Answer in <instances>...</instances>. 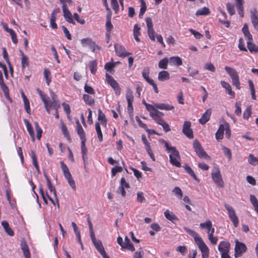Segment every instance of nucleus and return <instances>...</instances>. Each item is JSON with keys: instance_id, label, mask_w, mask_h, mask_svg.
<instances>
[{"instance_id": "obj_1", "label": "nucleus", "mask_w": 258, "mask_h": 258, "mask_svg": "<svg viewBox=\"0 0 258 258\" xmlns=\"http://www.w3.org/2000/svg\"><path fill=\"white\" fill-rule=\"evenodd\" d=\"M162 143L164 144L166 150L171 152V154L169 156L170 163L176 167H181V163L179 161L180 160V156L179 152L176 150V148L170 146L168 143L164 140H162Z\"/></svg>"}, {"instance_id": "obj_2", "label": "nucleus", "mask_w": 258, "mask_h": 258, "mask_svg": "<svg viewBox=\"0 0 258 258\" xmlns=\"http://www.w3.org/2000/svg\"><path fill=\"white\" fill-rule=\"evenodd\" d=\"M183 228L187 233L194 238L202 253H209V248L196 232L186 227H184Z\"/></svg>"}, {"instance_id": "obj_3", "label": "nucleus", "mask_w": 258, "mask_h": 258, "mask_svg": "<svg viewBox=\"0 0 258 258\" xmlns=\"http://www.w3.org/2000/svg\"><path fill=\"white\" fill-rule=\"evenodd\" d=\"M224 69L232 79L233 85L235 86L238 89H239L240 82L236 71L234 69L227 66L225 67Z\"/></svg>"}, {"instance_id": "obj_4", "label": "nucleus", "mask_w": 258, "mask_h": 258, "mask_svg": "<svg viewBox=\"0 0 258 258\" xmlns=\"http://www.w3.org/2000/svg\"><path fill=\"white\" fill-rule=\"evenodd\" d=\"M193 148L199 158L205 159L210 158L206 152L204 150L199 141L197 139L194 141Z\"/></svg>"}, {"instance_id": "obj_5", "label": "nucleus", "mask_w": 258, "mask_h": 258, "mask_svg": "<svg viewBox=\"0 0 258 258\" xmlns=\"http://www.w3.org/2000/svg\"><path fill=\"white\" fill-rule=\"evenodd\" d=\"M246 249L247 247L244 243L236 240L235 247V257L241 256L242 254L246 251Z\"/></svg>"}, {"instance_id": "obj_6", "label": "nucleus", "mask_w": 258, "mask_h": 258, "mask_svg": "<svg viewBox=\"0 0 258 258\" xmlns=\"http://www.w3.org/2000/svg\"><path fill=\"white\" fill-rule=\"evenodd\" d=\"M212 177L216 185L220 187L224 186V181L222 178L220 171L217 169L215 172L212 173Z\"/></svg>"}, {"instance_id": "obj_7", "label": "nucleus", "mask_w": 258, "mask_h": 258, "mask_svg": "<svg viewBox=\"0 0 258 258\" xmlns=\"http://www.w3.org/2000/svg\"><path fill=\"white\" fill-rule=\"evenodd\" d=\"M90 237L94 245L95 246L97 250L98 251V252L100 253V254L101 255L102 253L106 252L102 242L101 241V240H97L96 238L95 234H91L90 235Z\"/></svg>"}, {"instance_id": "obj_8", "label": "nucleus", "mask_w": 258, "mask_h": 258, "mask_svg": "<svg viewBox=\"0 0 258 258\" xmlns=\"http://www.w3.org/2000/svg\"><path fill=\"white\" fill-rule=\"evenodd\" d=\"M146 22L148 28V34L149 38L153 41L155 40V32L153 29L152 20L150 17L146 19Z\"/></svg>"}, {"instance_id": "obj_9", "label": "nucleus", "mask_w": 258, "mask_h": 258, "mask_svg": "<svg viewBox=\"0 0 258 258\" xmlns=\"http://www.w3.org/2000/svg\"><path fill=\"white\" fill-rule=\"evenodd\" d=\"M190 126L191 122L189 121H185L183 125L182 132L188 138L193 139L194 137L193 132Z\"/></svg>"}, {"instance_id": "obj_10", "label": "nucleus", "mask_w": 258, "mask_h": 258, "mask_svg": "<svg viewBox=\"0 0 258 258\" xmlns=\"http://www.w3.org/2000/svg\"><path fill=\"white\" fill-rule=\"evenodd\" d=\"M63 16L65 20L69 23L75 24V22L73 19L72 15L69 10L67 8L66 5L62 6Z\"/></svg>"}, {"instance_id": "obj_11", "label": "nucleus", "mask_w": 258, "mask_h": 258, "mask_svg": "<svg viewBox=\"0 0 258 258\" xmlns=\"http://www.w3.org/2000/svg\"><path fill=\"white\" fill-rule=\"evenodd\" d=\"M114 48L117 55L119 56L124 57L131 54V53L126 52L125 49L121 45L115 44Z\"/></svg>"}, {"instance_id": "obj_12", "label": "nucleus", "mask_w": 258, "mask_h": 258, "mask_svg": "<svg viewBox=\"0 0 258 258\" xmlns=\"http://www.w3.org/2000/svg\"><path fill=\"white\" fill-rule=\"evenodd\" d=\"M20 246L25 258H31L30 253L28 246L25 240L23 239L21 241Z\"/></svg>"}, {"instance_id": "obj_13", "label": "nucleus", "mask_w": 258, "mask_h": 258, "mask_svg": "<svg viewBox=\"0 0 258 258\" xmlns=\"http://www.w3.org/2000/svg\"><path fill=\"white\" fill-rule=\"evenodd\" d=\"M228 216L229 219L233 223V225L235 227H237L239 224V220L238 217L237 216L235 211H228Z\"/></svg>"}, {"instance_id": "obj_14", "label": "nucleus", "mask_w": 258, "mask_h": 258, "mask_svg": "<svg viewBox=\"0 0 258 258\" xmlns=\"http://www.w3.org/2000/svg\"><path fill=\"white\" fill-rule=\"evenodd\" d=\"M211 113V109H208V110H207V111L203 114L201 118H200V123L202 124H205L210 119Z\"/></svg>"}, {"instance_id": "obj_15", "label": "nucleus", "mask_w": 258, "mask_h": 258, "mask_svg": "<svg viewBox=\"0 0 258 258\" xmlns=\"http://www.w3.org/2000/svg\"><path fill=\"white\" fill-rule=\"evenodd\" d=\"M230 248V243L227 241L221 242L218 246V250L222 253L224 252H229Z\"/></svg>"}, {"instance_id": "obj_16", "label": "nucleus", "mask_w": 258, "mask_h": 258, "mask_svg": "<svg viewBox=\"0 0 258 258\" xmlns=\"http://www.w3.org/2000/svg\"><path fill=\"white\" fill-rule=\"evenodd\" d=\"M251 15V21L254 27L258 30V17L256 15L257 11L256 9L250 11Z\"/></svg>"}, {"instance_id": "obj_17", "label": "nucleus", "mask_w": 258, "mask_h": 258, "mask_svg": "<svg viewBox=\"0 0 258 258\" xmlns=\"http://www.w3.org/2000/svg\"><path fill=\"white\" fill-rule=\"evenodd\" d=\"M164 215L168 220H170L172 223H175V221H178L177 216L171 211H165Z\"/></svg>"}, {"instance_id": "obj_18", "label": "nucleus", "mask_w": 258, "mask_h": 258, "mask_svg": "<svg viewBox=\"0 0 258 258\" xmlns=\"http://www.w3.org/2000/svg\"><path fill=\"white\" fill-rule=\"evenodd\" d=\"M2 225L3 226L5 231L10 236L14 235V232L12 229L10 227L8 222L6 221H3L2 222Z\"/></svg>"}, {"instance_id": "obj_19", "label": "nucleus", "mask_w": 258, "mask_h": 258, "mask_svg": "<svg viewBox=\"0 0 258 258\" xmlns=\"http://www.w3.org/2000/svg\"><path fill=\"white\" fill-rule=\"evenodd\" d=\"M105 76L108 84H109L113 89L119 86L118 83L108 74L106 73Z\"/></svg>"}, {"instance_id": "obj_20", "label": "nucleus", "mask_w": 258, "mask_h": 258, "mask_svg": "<svg viewBox=\"0 0 258 258\" xmlns=\"http://www.w3.org/2000/svg\"><path fill=\"white\" fill-rule=\"evenodd\" d=\"M169 63L171 65L179 66L182 64V61L179 56H172L169 58Z\"/></svg>"}, {"instance_id": "obj_21", "label": "nucleus", "mask_w": 258, "mask_h": 258, "mask_svg": "<svg viewBox=\"0 0 258 258\" xmlns=\"http://www.w3.org/2000/svg\"><path fill=\"white\" fill-rule=\"evenodd\" d=\"M221 84L222 86L226 90L227 93L230 95L232 96V97L233 98L234 97L235 93L232 90V88L230 85L228 83H227L226 82H225L224 81H222L221 82Z\"/></svg>"}, {"instance_id": "obj_22", "label": "nucleus", "mask_w": 258, "mask_h": 258, "mask_svg": "<svg viewBox=\"0 0 258 258\" xmlns=\"http://www.w3.org/2000/svg\"><path fill=\"white\" fill-rule=\"evenodd\" d=\"M242 31L244 35V37L247 39L248 41L252 40V36L248 30V25L247 24H244Z\"/></svg>"}, {"instance_id": "obj_23", "label": "nucleus", "mask_w": 258, "mask_h": 258, "mask_svg": "<svg viewBox=\"0 0 258 258\" xmlns=\"http://www.w3.org/2000/svg\"><path fill=\"white\" fill-rule=\"evenodd\" d=\"M155 107L156 108L165 110H172L174 109L173 106L165 103L156 104Z\"/></svg>"}, {"instance_id": "obj_24", "label": "nucleus", "mask_w": 258, "mask_h": 258, "mask_svg": "<svg viewBox=\"0 0 258 258\" xmlns=\"http://www.w3.org/2000/svg\"><path fill=\"white\" fill-rule=\"evenodd\" d=\"M224 130V124H220L215 135L216 139L218 141H220L223 139Z\"/></svg>"}, {"instance_id": "obj_25", "label": "nucleus", "mask_w": 258, "mask_h": 258, "mask_svg": "<svg viewBox=\"0 0 258 258\" xmlns=\"http://www.w3.org/2000/svg\"><path fill=\"white\" fill-rule=\"evenodd\" d=\"M170 78L169 73L166 71H162L159 73L158 79L160 81H164Z\"/></svg>"}, {"instance_id": "obj_26", "label": "nucleus", "mask_w": 258, "mask_h": 258, "mask_svg": "<svg viewBox=\"0 0 258 258\" xmlns=\"http://www.w3.org/2000/svg\"><path fill=\"white\" fill-rule=\"evenodd\" d=\"M183 168L185 169L186 172L188 173L192 178L195 180L198 181V182L200 181L199 179L197 178L196 174L195 173L194 171L192 170V169L191 168V167L188 166L187 164L184 165L183 166Z\"/></svg>"}, {"instance_id": "obj_27", "label": "nucleus", "mask_w": 258, "mask_h": 258, "mask_svg": "<svg viewBox=\"0 0 258 258\" xmlns=\"http://www.w3.org/2000/svg\"><path fill=\"white\" fill-rule=\"evenodd\" d=\"M210 14V9L206 7H204L203 8L199 9L196 13V16H207Z\"/></svg>"}, {"instance_id": "obj_28", "label": "nucleus", "mask_w": 258, "mask_h": 258, "mask_svg": "<svg viewBox=\"0 0 258 258\" xmlns=\"http://www.w3.org/2000/svg\"><path fill=\"white\" fill-rule=\"evenodd\" d=\"M61 127L62 133L64 135V137L66 138L70 142H71L72 139L70 137L69 132L68 130L67 127L63 122L61 123Z\"/></svg>"}, {"instance_id": "obj_29", "label": "nucleus", "mask_w": 258, "mask_h": 258, "mask_svg": "<svg viewBox=\"0 0 258 258\" xmlns=\"http://www.w3.org/2000/svg\"><path fill=\"white\" fill-rule=\"evenodd\" d=\"M150 70L148 67L145 68L142 72V76L146 80V81L149 84L150 81L153 80L149 77Z\"/></svg>"}, {"instance_id": "obj_30", "label": "nucleus", "mask_w": 258, "mask_h": 258, "mask_svg": "<svg viewBox=\"0 0 258 258\" xmlns=\"http://www.w3.org/2000/svg\"><path fill=\"white\" fill-rule=\"evenodd\" d=\"M251 41H247V46L250 52L258 53V46L252 43Z\"/></svg>"}, {"instance_id": "obj_31", "label": "nucleus", "mask_w": 258, "mask_h": 258, "mask_svg": "<svg viewBox=\"0 0 258 258\" xmlns=\"http://www.w3.org/2000/svg\"><path fill=\"white\" fill-rule=\"evenodd\" d=\"M89 67L92 74H95L97 68V63L96 60L91 61L89 63Z\"/></svg>"}, {"instance_id": "obj_32", "label": "nucleus", "mask_w": 258, "mask_h": 258, "mask_svg": "<svg viewBox=\"0 0 258 258\" xmlns=\"http://www.w3.org/2000/svg\"><path fill=\"white\" fill-rule=\"evenodd\" d=\"M95 130L97 132L98 140L100 142L103 140V135L101 132L100 123L99 122L95 123Z\"/></svg>"}, {"instance_id": "obj_33", "label": "nucleus", "mask_w": 258, "mask_h": 258, "mask_svg": "<svg viewBox=\"0 0 258 258\" xmlns=\"http://www.w3.org/2000/svg\"><path fill=\"white\" fill-rule=\"evenodd\" d=\"M169 59L167 57H164L160 60L158 63L159 68L162 69H166L167 68Z\"/></svg>"}, {"instance_id": "obj_34", "label": "nucleus", "mask_w": 258, "mask_h": 258, "mask_svg": "<svg viewBox=\"0 0 258 258\" xmlns=\"http://www.w3.org/2000/svg\"><path fill=\"white\" fill-rule=\"evenodd\" d=\"M140 29L141 28L138 26L137 24L135 25L134 27V37L135 39L138 42L140 41L138 37V36L140 35Z\"/></svg>"}, {"instance_id": "obj_35", "label": "nucleus", "mask_w": 258, "mask_h": 258, "mask_svg": "<svg viewBox=\"0 0 258 258\" xmlns=\"http://www.w3.org/2000/svg\"><path fill=\"white\" fill-rule=\"evenodd\" d=\"M76 131L81 141H86V135L83 127L76 128Z\"/></svg>"}, {"instance_id": "obj_36", "label": "nucleus", "mask_w": 258, "mask_h": 258, "mask_svg": "<svg viewBox=\"0 0 258 258\" xmlns=\"http://www.w3.org/2000/svg\"><path fill=\"white\" fill-rule=\"evenodd\" d=\"M83 99L85 103L89 105H93L94 104V100L91 96L87 94L83 95Z\"/></svg>"}, {"instance_id": "obj_37", "label": "nucleus", "mask_w": 258, "mask_h": 258, "mask_svg": "<svg viewBox=\"0 0 258 258\" xmlns=\"http://www.w3.org/2000/svg\"><path fill=\"white\" fill-rule=\"evenodd\" d=\"M111 62H108L105 64L104 69L108 72L112 73L114 70L113 69L115 67V63L113 62V58L111 59Z\"/></svg>"}, {"instance_id": "obj_38", "label": "nucleus", "mask_w": 258, "mask_h": 258, "mask_svg": "<svg viewBox=\"0 0 258 258\" xmlns=\"http://www.w3.org/2000/svg\"><path fill=\"white\" fill-rule=\"evenodd\" d=\"M147 10V6L146 3L144 1H142V4H141V9L139 14V17L142 18L143 15L145 14Z\"/></svg>"}, {"instance_id": "obj_39", "label": "nucleus", "mask_w": 258, "mask_h": 258, "mask_svg": "<svg viewBox=\"0 0 258 258\" xmlns=\"http://www.w3.org/2000/svg\"><path fill=\"white\" fill-rule=\"evenodd\" d=\"M35 130L36 131V137L38 140H40L41 137V135L42 133V130L39 126V124L37 122H34Z\"/></svg>"}, {"instance_id": "obj_40", "label": "nucleus", "mask_w": 258, "mask_h": 258, "mask_svg": "<svg viewBox=\"0 0 258 258\" xmlns=\"http://www.w3.org/2000/svg\"><path fill=\"white\" fill-rule=\"evenodd\" d=\"M248 161L251 165L255 166L258 164V158L254 157L252 154H250Z\"/></svg>"}, {"instance_id": "obj_41", "label": "nucleus", "mask_w": 258, "mask_h": 258, "mask_svg": "<svg viewBox=\"0 0 258 258\" xmlns=\"http://www.w3.org/2000/svg\"><path fill=\"white\" fill-rule=\"evenodd\" d=\"M44 77L46 80L47 85H49L51 82V79L49 78L50 75V72L48 69H45L43 72Z\"/></svg>"}, {"instance_id": "obj_42", "label": "nucleus", "mask_w": 258, "mask_h": 258, "mask_svg": "<svg viewBox=\"0 0 258 258\" xmlns=\"http://www.w3.org/2000/svg\"><path fill=\"white\" fill-rule=\"evenodd\" d=\"M1 89L2 91H3L5 97L7 98L10 99L9 95V88L7 87V86L5 84V83H3L2 84H0Z\"/></svg>"}, {"instance_id": "obj_43", "label": "nucleus", "mask_w": 258, "mask_h": 258, "mask_svg": "<svg viewBox=\"0 0 258 258\" xmlns=\"http://www.w3.org/2000/svg\"><path fill=\"white\" fill-rule=\"evenodd\" d=\"M200 227L202 228H206L209 231H210L211 228L212 226V222L210 220H207L204 223H202L200 225Z\"/></svg>"}, {"instance_id": "obj_44", "label": "nucleus", "mask_w": 258, "mask_h": 258, "mask_svg": "<svg viewBox=\"0 0 258 258\" xmlns=\"http://www.w3.org/2000/svg\"><path fill=\"white\" fill-rule=\"evenodd\" d=\"M62 106L63 108L64 111L66 112L67 114V117L69 118V119H71L70 117V113H71V108L69 104L66 103H62Z\"/></svg>"}, {"instance_id": "obj_45", "label": "nucleus", "mask_w": 258, "mask_h": 258, "mask_svg": "<svg viewBox=\"0 0 258 258\" xmlns=\"http://www.w3.org/2000/svg\"><path fill=\"white\" fill-rule=\"evenodd\" d=\"M172 192L176 195V197L179 199H181L182 197V192L179 187H175Z\"/></svg>"}, {"instance_id": "obj_46", "label": "nucleus", "mask_w": 258, "mask_h": 258, "mask_svg": "<svg viewBox=\"0 0 258 258\" xmlns=\"http://www.w3.org/2000/svg\"><path fill=\"white\" fill-rule=\"evenodd\" d=\"M81 41L83 47L89 46L91 44H92L93 42L92 39L89 38H83Z\"/></svg>"}, {"instance_id": "obj_47", "label": "nucleus", "mask_w": 258, "mask_h": 258, "mask_svg": "<svg viewBox=\"0 0 258 258\" xmlns=\"http://www.w3.org/2000/svg\"><path fill=\"white\" fill-rule=\"evenodd\" d=\"M226 7L229 14L232 16L235 14V9L234 5L230 3L226 4Z\"/></svg>"}, {"instance_id": "obj_48", "label": "nucleus", "mask_w": 258, "mask_h": 258, "mask_svg": "<svg viewBox=\"0 0 258 258\" xmlns=\"http://www.w3.org/2000/svg\"><path fill=\"white\" fill-rule=\"evenodd\" d=\"M224 127L225 130V136L227 139H229L231 136V131L230 129V125L229 124L225 122L224 123Z\"/></svg>"}, {"instance_id": "obj_49", "label": "nucleus", "mask_w": 258, "mask_h": 258, "mask_svg": "<svg viewBox=\"0 0 258 258\" xmlns=\"http://www.w3.org/2000/svg\"><path fill=\"white\" fill-rule=\"evenodd\" d=\"M250 200L251 204L254 207V210H258V201L253 195H250Z\"/></svg>"}, {"instance_id": "obj_50", "label": "nucleus", "mask_w": 258, "mask_h": 258, "mask_svg": "<svg viewBox=\"0 0 258 258\" xmlns=\"http://www.w3.org/2000/svg\"><path fill=\"white\" fill-rule=\"evenodd\" d=\"M150 115L156 121V122L161 125L164 121L160 117L158 116L157 115H153V112H150Z\"/></svg>"}, {"instance_id": "obj_51", "label": "nucleus", "mask_w": 258, "mask_h": 258, "mask_svg": "<svg viewBox=\"0 0 258 258\" xmlns=\"http://www.w3.org/2000/svg\"><path fill=\"white\" fill-rule=\"evenodd\" d=\"M241 103L240 101L236 102L235 103L236 109L235 110V113L238 116H240L241 114Z\"/></svg>"}, {"instance_id": "obj_52", "label": "nucleus", "mask_w": 258, "mask_h": 258, "mask_svg": "<svg viewBox=\"0 0 258 258\" xmlns=\"http://www.w3.org/2000/svg\"><path fill=\"white\" fill-rule=\"evenodd\" d=\"M238 47L239 49L241 51H247V49L244 46V40L242 38H240L239 39V44H238Z\"/></svg>"}, {"instance_id": "obj_53", "label": "nucleus", "mask_w": 258, "mask_h": 258, "mask_svg": "<svg viewBox=\"0 0 258 258\" xmlns=\"http://www.w3.org/2000/svg\"><path fill=\"white\" fill-rule=\"evenodd\" d=\"M251 111L250 107H247L243 112V118L247 119L251 116Z\"/></svg>"}, {"instance_id": "obj_54", "label": "nucleus", "mask_w": 258, "mask_h": 258, "mask_svg": "<svg viewBox=\"0 0 258 258\" xmlns=\"http://www.w3.org/2000/svg\"><path fill=\"white\" fill-rule=\"evenodd\" d=\"M204 69L210 71L212 72H215L216 69L212 63H207L205 65Z\"/></svg>"}, {"instance_id": "obj_55", "label": "nucleus", "mask_w": 258, "mask_h": 258, "mask_svg": "<svg viewBox=\"0 0 258 258\" xmlns=\"http://www.w3.org/2000/svg\"><path fill=\"white\" fill-rule=\"evenodd\" d=\"M223 150L224 155L226 156L229 158V160H230L231 159L232 156L231 152L230 150L227 147H223Z\"/></svg>"}, {"instance_id": "obj_56", "label": "nucleus", "mask_w": 258, "mask_h": 258, "mask_svg": "<svg viewBox=\"0 0 258 258\" xmlns=\"http://www.w3.org/2000/svg\"><path fill=\"white\" fill-rule=\"evenodd\" d=\"M21 64L23 69L29 66L28 57L27 56L21 58Z\"/></svg>"}, {"instance_id": "obj_57", "label": "nucleus", "mask_w": 258, "mask_h": 258, "mask_svg": "<svg viewBox=\"0 0 258 258\" xmlns=\"http://www.w3.org/2000/svg\"><path fill=\"white\" fill-rule=\"evenodd\" d=\"M122 171V168L120 166H115L112 168L111 173L113 176H115L118 172H121Z\"/></svg>"}, {"instance_id": "obj_58", "label": "nucleus", "mask_w": 258, "mask_h": 258, "mask_svg": "<svg viewBox=\"0 0 258 258\" xmlns=\"http://www.w3.org/2000/svg\"><path fill=\"white\" fill-rule=\"evenodd\" d=\"M47 185L48 186V188H49V191L53 193L54 196H55V198L56 200L57 198H56V190H55V187L52 185V183H51V182H49V183H47Z\"/></svg>"}, {"instance_id": "obj_59", "label": "nucleus", "mask_w": 258, "mask_h": 258, "mask_svg": "<svg viewBox=\"0 0 258 258\" xmlns=\"http://www.w3.org/2000/svg\"><path fill=\"white\" fill-rule=\"evenodd\" d=\"M3 50V57L6 61V62L9 64H10V61L9 58V55L7 51L6 48L5 47H3L2 48Z\"/></svg>"}, {"instance_id": "obj_60", "label": "nucleus", "mask_w": 258, "mask_h": 258, "mask_svg": "<svg viewBox=\"0 0 258 258\" xmlns=\"http://www.w3.org/2000/svg\"><path fill=\"white\" fill-rule=\"evenodd\" d=\"M84 89H85V92L88 94H95V91H94V90L93 89V88L92 87L87 85V84H86L85 85Z\"/></svg>"}, {"instance_id": "obj_61", "label": "nucleus", "mask_w": 258, "mask_h": 258, "mask_svg": "<svg viewBox=\"0 0 258 258\" xmlns=\"http://www.w3.org/2000/svg\"><path fill=\"white\" fill-rule=\"evenodd\" d=\"M24 107L26 111L28 114H30L31 110L30 107V104H29V101L28 99H27L24 101Z\"/></svg>"}, {"instance_id": "obj_62", "label": "nucleus", "mask_w": 258, "mask_h": 258, "mask_svg": "<svg viewBox=\"0 0 258 258\" xmlns=\"http://www.w3.org/2000/svg\"><path fill=\"white\" fill-rule=\"evenodd\" d=\"M189 31L191 32V33L192 35H194V36L197 39H200V38H201L202 37H203V35L201 34L199 32L196 31V30H194L193 29H189Z\"/></svg>"}, {"instance_id": "obj_63", "label": "nucleus", "mask_w": 258, "mask_h": 258, "mask_svg": "<svg viewBox=\"0 0 258 258\" xmlns=\"http://www.w3.org/2000/svg\"><path fill=\"white\" fill-rule=\"evenodd\" d=\"M62 29L63 30V33L66 36V37L69 39H72V36L71 34L69 32V31L68 30L67 28L64 26H62Z\"/></svg>"}, {"instance_id": "obj_64", "label": "nucleus", "mask_w": 258, "mask_h": 258, "mask_svg": "<svg viewBox=\"0 0 258 258\" xmlns=\"http://www.w3.org/2000/svg\"><path fill=\"white\" fill-rule=\"evenodd\" d=\"M60 164L61 168L62 169L63 174L70 172L68 166H67L66 164H65L64 163V162L63 161H61L60 162Z\"/></svg>"}]
</instances>
